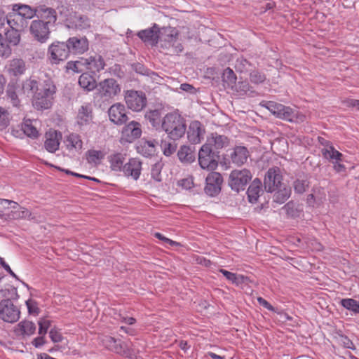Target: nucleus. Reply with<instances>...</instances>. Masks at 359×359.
<instances>
[{
	"instance_id": "48",
	"label": "nucleus",
	"mask_w": 359,
	"mask_h": 359,
	"mask_svg": "<svg viewBox=\"0 0 359 359\" xmlns=\"http://www.w3.org/2000/svg\"><path fill=\"white\" fill-rule=\"evenodd\" d=\"M68 142L67 147L69 146L71 148H74L76 149H81L82 148L83 142L80 137V136L75 133L70 134L67 139Z\"/></svg>"
},
{
	"instance_id": "18",
	"label": "nucleus",
	"mask_w": 359,
	"mask_h": 359,
	"mask_svg": "<svg viewBox=\"0 0 359 359\" xmlns=\"http://www.w3.org/2000/svg\"><path fill=\"white\" fill-rule=\"evenodd\" d=\"M205 130L201 122L194 121L187 130V138L191 144H198L204 137Z\"/></svg>"
},
{
	"instance_id": "7",
	"label": "nucleus",
	"mask_w": 359,
	"mask_h": 359,
	"mask_svg": "<svg viewBox=\"0 0 359 359\" xmlns=\"http://www.w3.org/2000/svg\"><path fill=\"white\" fill-rule=\"evenodd\" d=\"M218 156L208 144H203L198 151V163L201 168L212 170L217 167Z\"/></svg>"
},
{
	"instance_id": "8",
	"label": "nucleus",
	"mask_w": 359,
	"mask_h": 359,
	"mask_svg": "<svg viewBox=\"0 0 359 359\" xmlns=\"http://www.w3.org/2000/svg\"><path fill=\"white\" fill-rule=\"evenodd\" d=\"M124 99L128 109L134 111H141L147 104V97L142 91L128 90Z\"/></svg>"
},
{
	"instance_id": "62",
	"label": "nucleus",
	"mask_w": 359,
	"mask_h": 359,
	"mask_svg": "<svg viewBox=\"0 0 359 359\" xmlns=\"http://www.w3.org/2000/svg\"><path fill=\"white\" fill-rule=\"evenodd\" d=\"M49 337L54 343L60 342L63 339L61 332L56 327H53L50 330Z\"/></svg>"
},
{
	"instance_id": "10",
	"label": "nucleus",
	"mask_w": 359,
	"mask_h": 359,
	"mask_svg": "<svg viewBox=\"0 0 359 359\" xmlns=\"http://www.w3.org/2000/svg\"><path fill=\"white\" fill-rule=\"evenodd\" d=\"M103 344L110 351L121 355L132 358L135 352L126 343L117 340L110 336H105L102 339Z\"/></svg>"
},
{
	"instance_id": "58",
	"label": "nucleus",
	"mask_w": 359,
	"mask_h": 359,
	"mask_svg": "<svg viewBox=\"0 0 359 359\" xmlns=\"http://www.w3.org/2000/svg\"><path fill=\"white\" fill-rule=\"evenodd\" d=\"M38 324L39 327V334L40 335H45L51 325V321L46 319H41L39 320Z\"/></svg>"
},
{
	"instance_id": "9",
	"label": "nucleus",
	"mask_w": 359,
	"mask_h": 359,
	"mask_svg": "<svg viewBox=\"0 0 359 359\" xmlns=\"http://www.w3.org/2000/svg\"><path fill=\"white\" fill-rule=\"evenodd\" d=\"M252 175L247 169L234 170L229 175V184L231 189L238 192L245 189L247 184L251 180Z\"/></svg>"
},
{
	"instance_id": "42",
	"label": "nucleus",
	"mask_w": 359,
	"mask_h": 359,
	"mask_svg": "<svg viewBox=\"0 0 359 359\" xmlns=\"http://www.w3.org/2000/svg\"><path fill=\"white\" fill-rule=\"evenodd\" d=\"M219 272L222 273L227 280L236 285L244 283L248 279V277L243 275H237L236 273H231L224 269H220Z\"/></svg>"
},
{
	"instance_id": "30",
	"label": "nucleus",
	"mask_w": 359,
	"mask_h": 359,
	"mask_svg": "<svg viewBox=\"0 0 359 359\" xmlns=\"http://www.w3.org/2000/svg\"><path fill=\"white\" fill-rule=\"evenodd\" d=\"M77 123L80 126L89 124L93 119V111L90 104L83 105L79 109Z\"/></svg>"
},
{
	"instance_id": "16",
	"label": "nucleus",
	"mask_w": 359,
	"mask_h": 359,
	"mask_svg": "<svg viewBox=\"0 0 359 359\" xmlns=\"http://www.w3.org/2000/svg\"><path fill=\"white\" fill-rule=\"evenodd\" d=\"M69 47L70 53L73 55H81L89 49V41L86 36H72L67 41Z\"/></svg>"
},
{
	"instance_id": "45",
	"label": "nucleus",
	"mask_w": 359,
	"mask_h": 359,
	"mask_svg": "<svg viewBox=\"0 0 359 359\" xmlns=\"http://www.w3.org/2000/svg\"><path fill=\"white\" fill-rule=\"evenodd\" d=\"M124 158L121 154H116L110 156V164L111 170L114 171L123 170Z\"/></svg>"
},
{
	"instance_id": "37",
	"label": "nucleus",
	"mask_w": 359,
	"mask_h": 359,
	"mask_svg": "<svg viewBox=\"0 0 359 359\" xmlns=\"http://www.w3.org/2000/svg\"><path fill=\"white\" fill-rule=\"evenodd\" d=\"M41 85H43V83H39L36 80L29 78L22 82V90L24 93H26L28 95H34L38 91H40Z\"/></svg>"
},
{
	"instance_id": "6",
	"label": "nucleus",
	"mask_w": 359,
	"mask_h": 359,
	"mask_svg": "<svg viewBox=\"0 0 359 359\" xmlns=\"http://www.w3.org/2000/svg\"><path fill=\"white\" fill-rule=\"evenodd\" d=\"M67 41H55L48 48L47 57L50 64L58 65L68 59L70 55Z\"/></svg>"
},
{
	"instance_id": "47",
	"label": "nucleus",
	"mask_w": 359,
	"mask_h": 359,
	"mask_svg": "<svg viewBox=\"0 0 359 359\" xmlns=\"http://www.w3.org/2000/svg\"><path fill=\"white\" fill-rule=\"evenodd\" d=\"M21 31L10 29L5 33L6 41L13 46H17L20 41Z\"/></svg>"
},
{
	"instance_id": "28",
	"label": "nucleus",
	"mask_w": 359,
	"mask_h": 359,
	"mask_svg": "<svg viewBox=\"0 0 359 359\" xmlns=\"http://www.w3.org/2000/svg\"><path fill=\"white\" fill-rule=\"evenodd\" d=\"M84 63L87 69L94 73L100 72L101 70L104 69L106 65L104 58L100 55L97 54L85 59Z\"/></svg>"
},
{
	"instance_id": "5",
	"label": "nucleus",
	"mask_w": 359,
	"mask_h": 359,
	"mask_svg": "<svg viewBox=\"0 0 359 359\" xmlns=\"http://www.w3.org/2000/svg\"><path fill=\"white\" fill-rule=\"evenodd\" d=\"M267 108L277 117L290 122L301 123L304 121L306 118L304 114L296 109L285 106L282 104L269 102Z\"/></svg>"
},
{
	"instance_id": "12",
	"label": "nucleus",
	"mask_w": 359,
	"mask_h": 359,
	"mask_svg": "<svg viewBox=\"0 0 359 359\" xmlns=\"http://www.w3.org/2000/svg\"><path fill=\"white\" fill-rule=\"evenodd\" d=\"M97 89L100 97L107 99L113 98L121 90V86L112 78L105 79L99 82Z\"/></svg>"
},
{
	"instance_id": "33",
	"label": "nucleus",
	"mask_w": 359,
	"mask_h": 359,
	"mask_svg": "<svg viewBox=\"0 0 359 359\" xmlns=\"http://www.w3.org/2000/svg\"><path fill=\"white\" fill-rule=\"evenodd\" d=\"M13 13L18 14L22 18H24L25 21L36 16V7L32 8L27 5L15 4L13 5Z\"/></svg>"
},
{
	"instance_id": "3",
	"label": "nucleus",
	"mask_w": 359,
	"mask_h": 359,
	"mask_svg": "<svg viewBox=\"0 0 359 359\" xmlns=\"http://www.w3.org/2000/svg\"><path fill=\"white\" fill-rule=\"evenodd\" d=\"M57 9L60 15L66 18L65 24L69 29L83 31L91 27V20L87 15L77 12L70 13L68 7L65 6H61Z\"/></svg>"
},
{
	"instance_id": "34",
	"label": "nucleus",
	"mask_w": 359,
	"mask_h": 359,
	"mask_svg": "<svg viewBox=\"0 0 359 359\" xmlns=\"http://www.w3.org/2000/svg\"><path fill=\"white\" fill-rule=\"evenodd\" d=\"M7 24L11 29L22 32L27 26V21H25L18 14L13 12L8 15Z\"/></svg>"
},
{
	"instance_id": "13",
	"label": "nucleus",
	"mask_w": 359,
	"mask_h": 359,
	"mask_svg": "<svg viewBox=\"0 0 359 359\" xmlns=\"http://www.w3.org/2000/svg\"><path fill=\"white\" fill-rule=\"evenodd\" d=\"M50 25L42 20H34L31 22L30 32L33 37L40 43H45L50 36Z\"/></svg>"
},
{
	"instance_id": "35",
	"label": "nucleus",
	"mask_w": 359,
	"mask_h": 359,
	"mask_svg": "<svg viewBox=\"0 0 359 359\" xmlns=\"http://www.w3.org/2000/svg\"><path fill=\"white\" fill-rule=\"evenodd\" d=\"M205 144H208L210 147L213 146L215 149H220L229 144V140L226 136L215 133L208 137Z\"/></svg>"
},
{
	"instance_id": "21",
	"label": "nucleus",
	"mask_w": 359,
	"mask_h": 359,
	"mask_svg": "<svg viewBox=\"0 0 359 359\" xmlns=\"http://www.w3.org/2000/svg\"><path fill=\"white\" fill-rule=\"evenodd\" d=\"M6 71L10 76L17 79L27 71L26 62L21 58H13L9 60Z\"/></svg>"
},
{
	"instance_id": "4",
	"label": "nucleus",
	"mask_w": 359,
	"mask_h": 359,
	"mask_svg": "<svg viewBox=\"0 0 359 359\" xmlns=\"http://www.w3.org/2000/svg\"><path fill=\"white\" fill-rule=\"evenodd\" d=\"M55 93V86L50 81H45L40 86V91L33 95L32 105L37 110L49 109L52 105L53 94Z\"/></svg>"
},
{
	"instance_id": "44",
	"label": "nucleus",
	"mask_w": 359,
	"mask_h": 359,
	"mask_svg": "<svg viewBox=\"0 0 359 359\" xmlns=\"http://www.w3.org/2000/svg\"><path fill=\"white\" fill-rule=\"evenodd\" d=\"M222 81L227 87L233 88V86L236 83V76L231 69L228 67L224 70Z\"/></svg>"
},
{
	"instance_id": "19",
	"label": "nucleus",
	"mask_w": 359,
	"mask_h": 359,
	"mask_svg": "<svg viewBox=\"0 0 359 359\" xmlns=\"http://www.w3.org/2000/svg\"><path fill=\"white\" fill-rule=\"evenodd\" d=\"M36 16L38 20H42L43 22L48 25H54L57 21V16L56 11L46 5H39L36 6Z\"/></svg>"
},
{
	"instance_id": "11",
	"label": "nucleus",
	"mask_w": 359,
	"mask_h": 359,
	"mask_svg": "<svg viewBox=\"0 0 359 359\" xmlns=\"http://www.w3.org/2000/svg\"><path fill=\"white\" fill-rule=\"evenodd\" d=\"M20 311L10 299L0 302V318L5 322L13 323L20 318Z\"/></svg>"
},
{
	"instance_id": "54",
	"label": "nucleus",
	"mask_w": 359,
	"mask_h": 359,
	"mask_svg": "<svg viewBox=\"0 0 359 359\" xmlns=\"http://www.w3.org/2000/svg\"><path fill=\"white\" fill-rule=\"evenodd\" d=\"M132 69L137 73L146 75L148 76H155L156 73L150 69L146 68L140 62H136L132 65Z\"/></svg>"
},
{
	"instance_id": "53",
	"label": "nucleus",
	"mask_w": 359,
	"mask_h": 359,
	"mask_svg": "<svg viewBox=\"0 0 359 359\" xmlns=\"http://www.w3.org/2000/svg\"><path fill=\"white\" fill-rule=\"evenodd\" d=\"M84 60L76 61H69L67 62L65 69L67 72L72 71L75 73H80L83 71L81 66H84Z\"/></svg>"
},
{
	"instance_id": "40",
	"label": "nucleus",
	"mask_w": 359,
	"mask_h": 359,
	"mask_svg": "<svg viewBox=\"0 0 359 359\" xmlns=\"http://www.w3.org/2000/svg\"><path fill=\"white\" fill-rule=\"evenodd\" d=\"M22 130L27 137L32 139H36L39 136L38 130L30 119L24 120L22 123Z\"/></svg>"
},
{
	"instance_id": "17",
	"label": "nucleus",
	"mask_w": 359,
	"mask_h": 359,
	"mask_svg": "<svg viewBox=\"0 0 359 359\" xmlns=\"http://www.w3.org/2000/svg\"><path fill=\"white\" fill-rule=\"evenodd\" d=\"M108 115L109 120L116 125H123L128 120L126 109L121 103L111 105L108 110Z\"/></svg>"
},
{
	"instance_id": "20",
	"label": "nucleus",
	"mask_w": 359,
	"mask_h": 359,
	"mask_svg": "<svg viewBox=\"0 0 359 359\" xmlns=\"http://www.w3.org/2000/svg\"><path fill=\"white\" fill-rule=\"evenodd\" d=\"M141 135L140 124L135 121L126 125L122 130V138L128 142H133L135 140L140 137Z\"/></svg>"
},
{
	"instance_id": "59",
	"label": "nucleus",
	"mask_w": 359,
	"mask_h": 359,
	"mask_svg": "<svg viewBox=\"0 0 359 359\" xmlns=\"http://www.w3.org/2000/svg\"><path fill=\"white\" fill-rule=\"evenodd\" d=\"M338 342L340 345L343 346L344 348H350L352 350L355 349V346L353 344V341L349 339L346 336L339 335L337 338Z\"/></svg>"
},
{
	"instance_id": "39",
	"label": "nucleus",
	"mask_w": 359,
	"mask_h": 359,
	"mask_svg": "<svg viewBox=\"0 0 359 359\" xmlns=\"http://www.w3.org/2000/svg\"><path fill=\"white\" fill-rule=\"evenodd\" d=\"M234 92L238 93V95H251L255 93L253 88L249 84L247 81H238L231 88Z\"/></svg>"
},
{
	"instance_id": "49",
	"label": "nucleus",
	"mask_w": 359,
	"mask_h": 359,
	"mask_svg": "<svg viewBox=\"0 0 359 359\" xmlns=\"http://www.w3.org/2000/svg\"><path fill=\"white\" fill-rule=\"evenodd\" d=\"M341 304L345 309L355 313H359V302L358 301L353 299H343Z\"/></svg>"
},
{
	"instance_id": "41",
	"label": "nucleus",
	"mask_w": 359,
	"mask_h": 359,
	"mask_svg": "<svg viewBox=\"0 0 359 359\" xmlns=\"http://www.w3.org/2000/svg\"><path fill=\"white\" fill-rule=\"evenodd\" d=\"M32 213L25 208H20L18 210L8 212L6 219H20L29 218Z\"/></svg>"
},
{
	"instance_id": "52",
	"label": "nucleus",
	"mask_w": 359,
	"mask_h": 359,
	"mask_svg": "<svg viewBox=\"0 0 359 359\" xmlns=\"http://www.w3.org/2000/svg\"><path fill=\"white\" fill-rule=\"evenodd\" d=\"M294 189L297 194H303L309 187L307 179H297L293 183Z\"/></svg>"
},
{
	"instance_id": "2",
	"label": "nucleus",
	"mask_w": 359,
	"mask_h": 359,
	"mask_svg": "<svg viewBox=\"0 0 359 359\" xmlns=\"http://www.w3.org/2000/svg\"><path fill=\"white\" fill-rule=\"evenodd\" d=\"M178 35L175 28L158 29V41L161 42V48L165 50V54L174 55L182 51L183 47L178 39Z\"/></svg>"
},
{
	"instance_id": "63",
	"label": "nucleus",
	"mask_w": 359,
	"mask_h": 359,
	"mask_svg": "<svg viewBox=\"0 0 359 359\" xmlns=\"http://www.w3.org/2000/svg\"><path fill=\"white\" fill-rule=\"evenodd\" d=\"M158 241H161L162 242L161 244L162 245L165 246V248H168L169 246L173 247V246H180V243H177L171 239H169L159 233H158Z\"/></svg>"
},
{
	"instance_id": "25",
	"label": "nucleus",
	"mask_w": 359,
	"mask_h": 359,
	"mask_svg": "<svg viewBox=\"0 0 359 359\" xmlns=\"http://www.w3.org/2000/svg\"><path fill=\"white\" fill-rule=\"evenodd\" d=\"M137 36L147 46H155L157 44V26L156 24L152 27L141 30Z\"/></svg>"
},
{
	"instance_id": "36",
	"label": "nucleus",
	"mask_w": 359,
	"mask_h": 359,
	"mask_svg": "<svg viewBox=\"0 0 359 359\" xmlns=\"http://www.w3.org/2000/svg\"><path fill=\"white\" fill-rule=\"evenodd\" d=\"M321 153L323 156L332 163L336 161H343V154L335 149L333 145L328 148H322Z\"/></svg>"
},
{
	"instance_id": "14",
	"label": "nucleus",
	"mask_w": 359,
	"mask_h": 359,
	"mask_svg": "<svg viewBox=\"0 0 359 359\" xmlns=\"http://www.w3.org/2000/svg\"><path fill=\"white\" fill-rule=\"evenodd\" d=\"M282 175L278 168H270L265 175L264 188L268 192L275 191L282 184Z\"/></svg>"
},
{
	"instance_id": "24",
	"label": "nucleus",
	"mask_w": 359,
	"mask_h": 359,
	"mask_svg": "<svg viewBox=\"0 0 359 359\" xmlns=\"http://www.w3.org/2000/svg\"><path fill=\"white\" fill-rule=\"evenodd\" d=\"M20 86L17 79H11L6 89V97L9 100L12 105L18 107L20 105V100L17 95V90Z\"/></svg>"
},
{
	"instance_id": "55",
	"label": "nucleus",
	"mask_w": 359,
	"mask_h": 359,
	"mask_svg": "<svg viewBox=\"0 0 359 359\" xmlns=\"http://www.w3.org/2000/svg\"><path fill=\"white\" fill-rule=\"evenodd\" d=\"M10 123V113L5 108L0 107V128H6Z\"/></svg>"
},
{
	"instance_id": "23",
	"label": "nucleus",
	"mask_w": 359,
	"mask_h": 359,
	"mask_svg": "<svg viewBox=\"0 0 359 359\" xmlns=\"http://www.w3.org/2000/svg\"><path fill=\"white\" fill-rule=\"evenodd\" d=\"M142 163L137 158H131L123 167V172L127 177L137 180L141 172Z\"/></svg>"
},
{
	"instance_id": "38",
	"label": "nucleus",
	"mask_w": 359,
	"mask_h": 359,
	"mask_svg": "<svg viewBox=\"0 0 359 359\" xmlns=\"http://www.w3.org/2000/svg\"><path fill=\"white\" fill-rule=\"evenodd\" d=\"M290 194V188L285 185H282V187H279L278 189L276 190L273 198V202L282 204L289 198Z\"/></svg>"
},
{
	"instance_id": "50",
	"label": "nucleus",
	"mask_w": 359,
	"mask_h": 359,
	"mask_svg": "<svg viewBox=\"0 0 359 359\" xmlns=\"http://www.w3.org/2000/svg\"><path fill=\"white\" fill-rule=\"evenodd\" d=\"M87 161L90 163L98 164L101 159L104 158V154L101 151L89 150L87 154Z\"/></svg>"
},
{
	"instance_id": "60",
	"label": "nucleus",
	"mask_w": 359,
	"mask_h": 359,
	"mask_svg": "<svg viewBox=\"0 0 359 359\" xmlns=\"http://www.w3.org/2000/svg\"><path fill=\"white\" fill-rule=\"evenodd\" d=\"M250 63L244 58L238 59L236 64V68L241 72L249 71Z\"/></svg>"
},
{
	"instance_id": "56",
	"label": "nucleus",
	"mask_w": 359,
	"mask_h": 359,
	"mask_svg": "<svg viewBox=\"0 0 359 359\" xmlns=\"http://www.w3.org/2000/svg\"><path fill=\"white\" fill-rule=\"evenodd\" d=\"M25 303L29 314L37 316L39 313L40 309L38 307V304L35 300L29 299L26 301Z\"/></svg>"
},
{
	"instance_id": "29",
	"label": "nucleus",
	"mask_w": 359,
	"mask_h": 359,
	"mask_svg": "<svg viewBox=\"0 0 359 359\" xmlns=\"http://www.w3.org/2000/svg\"><path fill=\"white\" fill-rule=\"evenodd\" d=\"M79 84L83 90L90 92L97 88L98 83L89 72L82 73L79 78Z\"/></svg>"
},
{
	"instance_id": "43",
	"label": "nucleus",
	"mask_w": 359,
	"mask_h": 359,
	"mask_svg": "<svg viewBox=\"0 0 359 359\" xmlns=\"http://www.w3.org/2000/svg\"><path fill=\"white\" fill-rule=\"evenodd\" d=\"M18 327L22 335L30 336L34 334L36 331L35 324L29 320L21 321L18 323Z\"/></svg>"
},
{
	"instance_id": "64",
	"label": "nucleus",
	"mask_w": 359,
	"mask_h": 359,
	"mask_svg": "<svg viewBox=\"0 0 359 359\" xmlns=\"http://www.w3.org/2000/svg\"><path fill=\"white\" fill-rule=\"evenodd\" d=\"M4 292V296L6 297V299H17L19 297L17 288L13 286H11L10 288L5 290Z\"/></svg>"
},
{
	"instance_id": "22",
	"label": "nucleus",
	"mask_w": 359,
	"mask_h": 359,
	"mask_svg": "<svg viewBox=\"0 0 359 359\" xmlns=\"http://www.w3.org/2000/svg\"><path fill=\"white\" fill-rule=\"evenodd\" d=\"M46 138L44 142L46 149L50 153H55L59 149L62 133L57 130L49 131L46 133Z\"/></svg>"
},
{
	"instance_id": "46",
	"label": "nucleus",
	"mask_w": 359,
	"mask_h": 359,
	"mask_svg": "<svg viewBox=\"0 0 359 359\" xmlns=\"http://www.w3.org/2000/svg\"><path fill=\"white\" fill-rule=\"evenodd\" d=\"M177 144L173 140L172 142L162 140L161 148L163 154L166 156H170L176 151Z\"/></svg>"
},
{
	"instance_id": "31",
	"label": "nucleus",
	"mask_w": 359,
	"mask_h": 359,
	"mask_svg": "<svg viewBox=\"0 0 359 359\" xmlns=\"http://www.w3.org/2000/svg\"><path fill=\"white\" fill-rule=\"evenodd\" d=\"M179 160L183 163H191L195 161L196 156L194 148L187 145H182L177 151Z\"/></svg>"
},
{
	"instance_id": "1",
	"label": "nucleus",
	"mask_w": 359,
	"mask_h": 359,
	"mask_svg": "<svg viewBox=\"0 0 359 359\" xmlns=\"http://www.w3.org/2000/svg\"><path fill=\"white\" fill-rule=\"evenodd\" d=\"M161 127L168 137L174 141L182 137L187 130L184 118L176 113L168 114L163 118Z\"/></svg>"
},
{
	"instance_id": "32",
	"label": "nucleus",
	"mask_w": 359,
	"mask_h": 359,
	"mask_svg": "<svg viewBox=\"0 0 359 359\" xmlns=\"http://www.w3.org/2000/svg\"><path fill=\"white\" fill-rule=\"evenodd\" d=\"M261 193H262V182L256 178L252 181L247 191L249 201L256 203Z\"/></svg>"
},
{
	"instance_id": "27",
	"label": "nucleus",
	"mask_w": 359,
	"mask_h": 359,
	"mask_svg": "<svg viewBox=\"0 0 359 359\" xmlns=\"http://www.w3.org/2000/svg\"><path fill=\"white\" fill-rule=\"evenodd\" d=\"M136 149L139 154L144 156H153L156 151L155 140H148L142 138L137 142Z\"/></svg>"
},
{
	"instance_id": "51",
	"label": "nucleus",
	"mask_w": 359,
	"mask_h": 359,
	"mask_svg": "<svg viewBox=\"0 0 359 359\" xmlns=\"http://www.w3.org/2000/svg\"><path fill=\"white\" fill-rule=\"evenodd\" d=\"M249 76L250 81L255 84L263 83L266 79V75L257 69L251 71Z\"/></svg>"
},
{
	"instance_id": "15",
	"label": "nucleus",
	"mask_w": 359,
	"mask_h": 359,
	"mask_svg": "<svg viewBox=\"0 0 359 359\" xmlns=\"http://www.w3.org/2000/svg\"><path fill=\"white\" fill-rule=\"evenodd\" d=\"M205 182L206 185L204 190L208 195L215 196L220 192L223 182V178L220 173L216 172L209 173Z\"/></svg>"
},
{
	"instance_id": "26",
	"label": "nucleus",
	"mask_w": 359,
	"mask_h": 359,
	"mask_svg": "<svg viewBox=\"0 0 359 359\" xmlns=\"http://www.w3.org/2000/svg\"><path fill=\"white\" fill-rule=\"evenodd\" d=\"M231 160L236 165H242L249 157V151L246 147L243 146L236 147L230 154Z\"/></svg>"
},
{
	"instance_id": "61",
	"label": "nucleus",
	"mask_w": 359,
	"mask_h": 359,
	"mask_svg": "<svg viewBox=\"0 0 359 359\" xmlns=\"http://www.w3.org/2000/svg\"><path fill=\"white\" fill-rule=\"evenodd\" d=\"M144 118L152 127H155L156 123V121L157 120V109L147 111Z\"/></svg>"
},
{
	"instance_id": "57",
	"label": "nucleus",
	"mask_w": 359,
	"mask_h": 359,
	"mask_svg": "<svg viewBox=\"0 0 359 359\" xmlns=\"http://www.w3.org/2000/svg\"><path fill=\"white\" fill-rule=\"evenodd\" d=\"M7 42L4 39L0 41V56L1 57H8L11 54V48Z\"/></svg>"
}]
</instances>
